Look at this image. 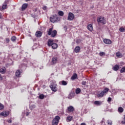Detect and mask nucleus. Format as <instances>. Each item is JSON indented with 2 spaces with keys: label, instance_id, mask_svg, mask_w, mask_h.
<instances>
[{
  "label": "nucleus",
  "instance_id": "1",
  "mask_svg": "<svg viewBox=\"0 0 125 125\" xmlns=\"http://www.w3.org/2000/svg\"><path fill=\"white\" fill-rule=\"evenodd\" d=\"M48 46H51L53 49H56L58 47V45L56 43H54L53 40H49L47 42Z\"/></svg>",
  "mask_w": 125,
  "mask_h": 125
},
{
  "label": "nucleus",
  "instance_id": "2",
  "mask_svg": "<svg viewBox=\"0 0 125 125\" xmlns=\"http://www.w3.org/2000/svg\"><path fill=\"white\" fill-rule=\"evenodd\" d=\"M97 21L99 24H103V25L106 24V19L104 17L100 16L98 17Z\"/></svg>",
  "mask_w": 125,
  "mask_h": 125
},
{
  "label": "nucleus",
  "instance_id": "3",
  "mask_svg": "<svg viewBox=\"0 0 125 125\" xmlns=\"http://www.w3.org/2000/svg\"><path fill=\"white\" fill-rule=\"evenodd\" d=\"M47 33L48 36H51L52 38H54L57 35V31L55 30L52 31V28H49Z\"/></svg>",
  "mask_w": 125,
  "mask_h": 125
},
{
  "label": "nucleus",
  "instance_id": "4",
  "mask_svg": "<svg viewBox=\"0 0 125 125\" xmlns=\"http://www.w3.org/2000/svg\"><path fill=\"white\" fill-rule=\"evenodd\" d=\"M108 91H109V88H104L103 91H102L101 93L98 94L97 95L98 97H103L105 93H107Z\"/></svg>",
  "mask_w": 125,
  "mask_h": 125
},
{
  "label": "nucleus",
  "instance_id": "5",
  "mask_svg": "<svg viewBox=\"0 0 125 125\" xmlns=\"http://www.w3.org/2000/svg\"><path fill=\"white\" fill-rule=\"evenodd\" d=\"M59 120H60V117H59V116H56L52 121V125H58V123H59Z\"/></svg>",
  "mask_w": 125,
  "mask_h": 125
},
{
  "label": "nucleus",
  "instance_id": "6",
  "mask_svg": "<svg viewBox=\"0 0 125 125\" xmlns=\"http://www.w3.org/2000/svg\"><path fill=\"white\" fill-rule=\"evenodd\" d=\"M56 85H57L54 83H51L50 84V87L51 90L54 91V92H56V91H57V87H56Z\"/></svg>",
  "mask_w": 125,
  "mask_h": 125
},
{
  "label": "nucleus",
  "instance_id": "7",
  "mask_svg": "<svg viewBox=\"0 0 125 125\" xmlns=\"http://www.w3.org/2000/svg\"><path fill=\"white\" fill-rule=\"evenodd\" d=\"M74 18H75L74 14L71 12L69 13L67 20H69V21H72V20H74Z\"/></svg>",
  "mask_w": 125,
  "mask_h": 125
},
{
  "label": "nucleus",
  "instance_id": "8",
  "mask_svg": "<svg viewBox=\"0 0 125 125\" xmlns=\"http://www.w3.org/2000/svg\"><path fill=\"white\" fill-rule=\"evenodd\" d=\"M50 21L53 23H55V22H57V21H58V17L55 16H52L50 18Z\"/></svg>",
  "mask_w": 125,
  "mask_h": 125
},
{
  "label": "nucleus",
  "instance_id": "9",
  "mask_svg": "<svg viewBox=\"0 0 125 125\" xmlns=\"http://www.w3.org/2000/svg\"><path fill=\"white\" fill-rule=\"evenodd\" d=\"M9 115V111H5L0 113L1 117H7Z\"/></svg>",
  "mask_w": 125,
  "mask_h": 125
},
{
  "label": "nucleus",
  "instance_id": "10",
  "mask_svg": "<svg viewBox=\"0 0 125 125\" xmlns=\"http://www.w3.org/2000/svg\"><path fill=\"white\" fill-rule=\"evenodd\" d=\"M104 42L105 43V44H111L112 41L109 39H105L104 40Z\"/></svg>",
  "mask_w": 125,
  "mask_h": 125
},
{
  "label": "nucleus",
  "instance_id": "11",
  "mask_svg": "<svg viewBox=\"0 0 125 125\" xmlns=\"http://www.w3.org/2000/svg\"><path fill=\"white\" fill-rule=\"evenodd\" d=\"M51 63H52V65H53L54 64H56L57 63V57H54L52 58Z\"/></svg>",
  "mask_w": 125,
  "mask_h": 125
},
{
  "label": "nucleus",
  "instance_id": "12",
  "mask_svg": "<svg viewBox=\"0 0 125 125\" xmlns=\"http://www.w3.org/2000/svg\"><path fill=\"white\" fill-rule=\"evenodd\" d=\"M42 31H37L35 33V36L36 38H41L42 37Z\"/></svg>",
  "mask_w": 125,
  "mask_h": 125
},
{
  "label": "nucleus",
  "instance_id": "13",
  "mask_svg": "<svg viewBox=\"0 0 125 125\" xmlns=\"http://www.w3.org/2000/svg\"><path fill=\"white\" fill-rule=\"evenodd\" d=\"M81 50V47L79 46H76L74 49V52L76 53H79Z\"/></svg>",
  "mask_w": 125,
  "mask_h": 125
},
{
  "label": "nucleus",
  "instance_id": "14",
  "mask_svg": "<svg viewBox=\"0 0 125 125\" xmlns=\"http://www.w3.org/2000/svg\"><path fill=\"white\" fill-rule=\"evenodd\" d=\"M68 112H74L75 111V108L73 106H70L67 107Z\"/></svg>",
  "mask_w": 125,
  "mask_h": 125
},
{
  "label": "nucleus",
  "instance_id": "15",
  "mask_svg": "<svg viewBox=\"0 0 125 125\" xmlns=\"http://www.w3.org/2000/svg\"><path fill=\"white\" fill-rule=\"evenodd\" d=\"M21 73H22L20 70H18L16 72V76L17 78H20V75H21Z\"/></svg>",
  "mask_w": 125,
  "mask_h": 125
},
{
  "label": "nucleus",
  "instance_id": "16",
  "mask_svg": "<svg viewBox=\"0 0 125 125\" xmlns=\"http://www.w3.org/2000/svg\"><path fill=\"white\" fill-rule=\"evenodd\" d=\"M28 6V4L24 3L22 5L21 9L22 10H25Z\"/></svg>",
  "mask_w": 125,
  "mask_h": 125
},
{
  "label": "nucleus",
  "instance_id": "17",
  "mask_svg": "<svg viewBox=\"0 0 125 125\" xmlns=\"http://www.w3.org/2000/svg\"><path fill=\"white\" fill-rule=\"evenodd\" d=\"M116 56L117 57L121 58V57H123V55H122V53H121L120 52H117L116 54Z\"/></svg>",
  "mask_w": 125,
  "mask_h": 125
},
{
  "label": "nucleus",
  "instance_id": "18",
  "mask_svg": "<svg viewBox=\"0 0 125 125\" xmlns=\"http://www.w3.org/2000/svg\"><path fill=\"white\" fill-rule=\"evenodd\" d=\"M120 68V66H119V65L116 64L113 66V70L114 71H118Z\"/></svg>",
  "mask_w": 125,
  "mask_h": 125
},
{
  "label": "nucleus",
  "instance_id": "19",
  "mask_svg": "<svg viewBox=\"0 0 125 125\" xmlns=\"http://www.w3.org/2000/svg\"><path fill=\"white\" fill-rule=\"evenodd\" d=\"M87 28H88V30H89V31H91L93 30V27H92V25H91L90 24L88 25Z\"/></svg>",
  "mask_w": 125,
  "mask_h": 125
},
{
  "label": "nucleus",
  "instance_id": "20",
  "mask_svg": "<svg viewBox=\"0 0 125 125\" xmlns=\"http://www.w3.org/2000/svg\"><path fill=\"white\" fill-rule=\"evenodd\" d=\"M78 77V74L74 73L71 77V80H76Z\"/></svg>",
  "mask_w": 125,
  "mask_h": 125
},
{
  "label": "nucleus",
  "instance_id": "21",
  "mask_svg": "<svg viewBox=\"0 0 125 125\" xmlns=\"http://www.w3.org/2000/svg\"><path fill=\"white\" fill-rule=\"evenodd\" d=\"M102 104V102H99L98 101H96L94 102V104L95 105H98L99 106H100Z\"/></svg>",
  "mask_w": 125,
  "mask_h": 125
},
{
  "label": "nucleus",
  "instance_id": "22",
  "mask_svg": "<svg viewBox=\"0 0 125 125\" xmlns=\"http://www.w3.org/2000/svg\"><path fill=\"white\" fill-rule=\"evenodd\" d=\"M7 7V4L4 3L2 6V9L3 10H4V9H6V8Z\"/></svg>",
  "mask_w": 125,
  "mask_h": 125
},
{
  "label": "nucleus",
  "instance_id": "23",
  "mask_svg": "<svg viewBox=\"0 0 125 125\" xmlns=\"http://www.w3.org/2000/svg\"><path fill=\"white\" fill-rule=\"evenodd\" d=\"M16 40H17V38L15 36H13L11 38V41H12V42H14L16 41Z\"/></svg>",
  "mask_w": 125,
  "mask_h": 125
},
{
  "label": "nucleus",
  "instance_id": "24",
  "mask_svg": "<svg viewBox=\"0 0 125 125\" xmlns=\"http://www.w3.org/2000/svg\"><path fill=\"white\" fill-rule=\"evenodd\" d=\"M81 89L80 88H77L76 89V94H79L80 93H81Z\"/></svg>",
  "mask_w": 125,
  "mask_h": 125
},
{
  "label": "nucleus",
  "instance_id": "25",
  "mask_svg": "<svg viewBox=\"0 0 125 125\" xmlns=\"http://www.w3.org/2000/svg\"><path fill=\"white\" fill-rule=\"evenodd\" d=\"M61 83H62V85H67V84H68V83L64 80L62 81Z\"/></svg>",
  "mask_w": 125,
  "mask_h": 125
},
{
  "label": "nucleus",
  "instance_id": "26",
  "mask_svg": "<svg viewBox=\"0 0 125 125\" xmlns=\"http://www.w3.org/2000/svg\"><path fill=\"white\" fill-rule=\"evenodd\" d=\"M75 94H74V93H70L69 96H68V98L69 99H71V98H73V97H74V95Z\"/></svg>",
  "mask_w": 125,
  "mask_h": 125
},
{
  "label": "nucleus",
  "instance_id": "27",
  "mask_svg": "<svg viewBox=\"0 0 125 125\" xmlns=\"http://www.w3.org/2000/svg\"><path fill=\"white\" fill-rule=\"evenodd\" d=\"M58 14L60 16H63V15H64V12H63V11H59L58 12Z\"/></svg>",
  "mask_w": 125,
  "mask_h": 125
},
{
  "label": "nucleus",
  "instance_id": "28",
  "mask_svg": "<svg viewBox=\"0 0 125 125\" xmlns=\"http://www.w3.org/2000/svg\"><path fill=\"white\" fill-rule=\"evenodd\" d=\"M118 111L119 112V113H123L124 112V108H123V107H119Z\"/></svg>",
  "mask_w": 125,
  "mask_h": 125
},
{
  "label": "nucleus",
  "instance_id": "29",
  "mask_svg": "<svg viewBox=\"0 0 125 125\" xmlns=\"http://www.w3.org/2000/svg\"><path fill=\"white\" fill-rule=\"evenodd\" d=\"M39 99H43L44 98V95L43 94H40L38 97Z\"/></svg>",
  "mask_w": 125,
  "mask_h": 125
},
{
  "label": "nucleus",
  "instance_id": "30",
  "mask_svg": "<svg viewBox=\"0 0 125 125\" xmlns=\"http://www.w3.org/2000/svg\"><path fill=\"white\" fill-rule=\"evenodd\" d=\"M119 31H120V32H122V33H125V28L121 27L119 29Z\"/></svg>",
  "mask_w": 125,
  "mask_h": 125
},
{
  "label": "nucleus",
  "instance_id": "31",
  "mask_svg": "<svg viewBox=\"0 0 125 125\" xmlns=\"http://www.w3.org/2000/svg\"><path fill=\"white\" fill-rule=\"evenodd\" d=\"M120 73H125V66L121 68L120 70Z\"/></svg>",
  "mask_w": 125,
  "mask_h": 125
},
{
  "label": "nucleus",
  "instance_id": "32",
  "mask_svg": "<svg viewBox=\"0 0 125 125\" xmlns=\"http://www.w3.org/2000/svg\"><path fill=\"white\" fill-rule=\"evenodd\" d=\"M0 73L1 74H4L5 73V70L3 68L0 69Z\"/></svg>",
  "mask_w": 125,
  "mask_h": 125
},
{
  "label": "nucleus",
  "instance_id": "33",
  "mask_svg": "<svg viewBox=\"0 0 125 125\" xmlns=\"http://www.w3.org/2000/svg\"><path fill=\"white\" fill-rule=\"evenodd\" d=\"M30 110H33V109H35V108H36V105L35 104H32L30 105Z\"/></svg>",
  "mask_w": 125,
  "mask_h": 125
},
{
  "label": "nucleus",
  "instance_id": "34",
  "mask_svg": "<svg viewBox=\"0 0 125 125\" xmlns=\"http://www.w3.org/2000/svg\"><path fill=\"white\" fill-rule=\"evenodd\" d=\"M67 121H72L73 120V117L72 116H69L67 117Z\"/></svg>",
  "mask_w": 125,
  "mask_h": 125
},
{
  "label": "nucleus",
  "instance_id": "35",
  "mask_svg": "<svg viewBox=\"0 0 125 125\" xmlns=\"http://www.w3.org/2000/svg\"><path fill=\"white\" fill-rule=\"evenodd\" d=\"M100 56H103V55H105V53L104 52H101L99 53Z\"/></svg>",
  "mask_w": 125,
  "mask_h": 125
},
{
  "label": "nucleus",
  "instance_id": "36",
  "mask_svg": "<svg viewBox=\"0 0 125 125\" xmlns=\"http://www.w3.org/2000/svg\"><path fill=\"white\" fill-rule=\"evenodd\" d=\"M4 108V106L2 105V104L0 103V110H2Z\"/></svg>",
  "mask_w": 125,
  "mask_h": 125
},
{
  "label": "nucleus",
  "instance_id": "37",
  "mask_svg": "<svg viewBox=\"0 0 125 125\" xmlns=\"http://www.w3.org/2000/svg\"><path fill=\"white\" fill-rule=\"evenodd\" d=\"M5 41L6 43H9V42H10V40H9V38H6Z\"/></svg>",
  "mask_w": 125,
  "mask_h": 125
},
{
  "label": "nucleus",
  "instance_id": "38",
  "mask_svg": "<svg viewBox=\"0 0 125 125\" xmlns=\"http://www.w3.org/2000/svg\"><path fill=\"white\" fill-rule=\"evenodd\" d=\"M123 120H124V121H122V125H125V115H124Z\"/></svg>",
  "mask_w": 125,
  "mask_h": 125
},
{
  "label": "nucleus",
  "instance_id": "39",
  "mask_svg": "<svg viewBox=\"0 0 125 125\" xmlns=\"http://www.w3.org/2000/svg\"><path fill=\"white\" fill-rule=\"evenodd\" d=\"M107 123L108 124V125H112V121H107Z\"/></svg>",
  "mask_w": 125,
  "mask_h": 125
},
{
  "label": "nucleus",
  "instance_id": "40",
  "mask_svg": "<svg viewBox=\"0 0 125 125\" xmlns=\"http://www.w3.org/2000/svg\"><path fill=\"white\" fill-rule=\"evenodd\" d=\"M82 84L83 85H85V84H86V81H83L82 83Z\"/></svg>",
  "mask_w": 125,
  "mask_h": 125
},
{
  "label": "nucleus",
  "instance_id": "41",
  "mask_svg": "<svg viewBox=\"0 0 125 125\" xmlns=\"http://www.w3.org/2000/svg\"><path fill=\"white\" fill-rule=\"evenodd\" d=\"M111 101H112V98H111V97L108 98V99H107L108 102H111Z\"/></svg>",
  "mask_w": 125,
  "mask_h": 125
},
{
  "label": "nucleus",
  "instance_id": "42",
  "mask_svg": "<svg viewBox=\"0 0 125 125\" xmlns=\"http://www.w3.org/2000/svg\"><path fill=\"white\" fill-rule=\"evenodd\" d=\"M47 8V7L46 6H43V7H42V9L43 10H46V9Z\"/></svg>",
  "mask_w": 125,
  "mask_h": 125
},
{
  "label": "nucleus",
  "instance_id": "43",
  "mask_svg": "<svg viewBox=\"0 0 125 125\" xmlns=\"http://www.w3.org/2000/svg\"><path fill=\"white\" fill-rule=\"evenodd\" d=\"M76 43H79V42H81V40H76Z\"/></svg>",
  "mask_w": 125,
  "mask_h": 125
},
{
  "label": "nucleus",
  "instance_id": "44",
  "mask_svg": "<svg viewBox=\"0 0 125 125\" xmlns=\"http://www.w3.org/2000/svg\"><path fill=\"white\" fill-rule=\"evenodd\" d=\"M7 122L9 124H11V123H12V121H11V120H9Z\"/></svg>",
  "mask_w": 125,
  "mask_h": 125
},
{
  "label": "nucleus",
  "instance_id": "45",
  "mask_svg": "<svg viewBox=\"0 0 125 125\" xmlns=\"http://www.w3.org/2000/svg\"><path fill=\"white\" fill-rule=\"evenodd\" d=\"M26 116H29V112H27V113H26Z\"/></svg>",
  "mask_w": 125,
  "mask_h": 125
},
{
  "label": "nucleus",
  "instance_id": "46",
  "mask_svg": "<svg viewBox=\"0 0 125 125\" xmlns=\"http://www.w3.org/2000/svg\"><path fill=\"white\" fill-rule=\"evenodd\" d=\"M81 125H85V123H82V124H81Z\"/></svg>",
  "mask_w": 125,
  "mask_h": 125
},
{
  "label": "nucleus",
  "instance_id": "47",
  "mask_svg": "<svg viewBox=\"0 0 125 125\" xmlns=\"http://www.w3.org/2000/svg\"><path fill=\"white\" fill-rule=\"evenodd\" d=\"M31 0H25L26 1H30Z\"/></svg>",
  "mask_w": 125,
  "mask_h": 125
},
{
  "label": "nucleus",
  "instance_id": "48",
  "mask_svg": "<svg viewBox=\"0 0 125 125\" xmlns=\"http://www.w3.org/2000/svg\"><path fill=\"white\" fill-rule=\"evenodd\" d=\"M1 18H2V17L0 15V19H1Z\"/></svg>",
  "mask_w": 125,
  "mask_h": 125
},
{
  "label": "nucleus",
  "instance_id": "49",
  "mask_svg": "<svg viewBox=\"0 0 125 125\" xmlns=\"http://www.w3.org/2000/svg\"><path fill=\"white\" fill-rule=\"evenodd\" d=\"M101 123H103V121H102Z\"/></svg>",
  "mask_w": 125,
  "mask_h": 125
}]
</instances>
